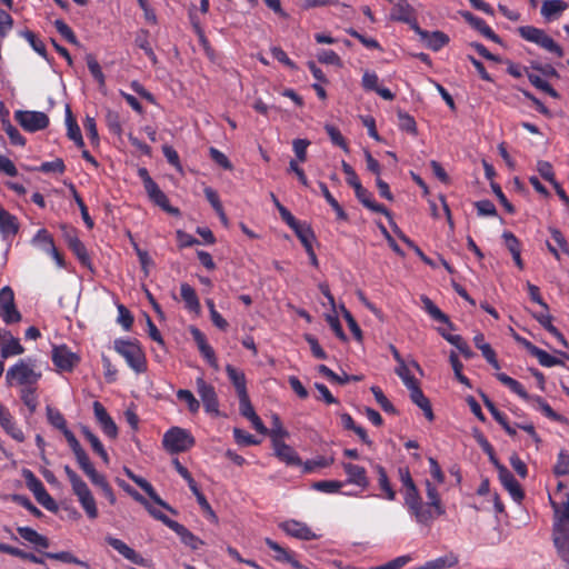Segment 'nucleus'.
<instances>
[{
    "mask_svg": "<svg viewBox=\"0 0 569 569\" xmlns=\"http://www.w3.org/2000/svg\"><path fill=\"white\" fill-rule=\"evenodd\" d=\"M41 377L42 373L37 370V360L33 358L20 359L6 373L9 386H21L22 388L38 386Z\"/></svg>",
    "mask_w": 569,
    "mask_h": 569,
    "instance_id": "obj_1",
    "label": "nucleus"
},
{
    "mask_svg": "<svg viewBox=\"0 0 569 569\" xmlns=\"http://www.w3.org/2000/svg\"><path fill=\"white\" fill-rule=\"evenodd\" d=\"M113 348L137 375L144 373L148 369L146 353L137 339H116Z\"/></svg>",
    "mask_w": 569,
    "mask_h": 569,
    "instance_id": "obj_2",
    "label": "nucleus"
},
{
    "mask_svg": "<svg viewBox=\"0 0 569 569\" xmlns=\"http://www.w3.org/2000/svg\"><path fill=\"white\" fill-rule=\"evenodd\" d=\"M64 472L87 517L91 520L98 518L97 503L88 485L68 465L64 466Z\"/></svg>",
    "mask_w": 569,
    "mask_h": 569,
    "instance_id": "obj_3",
    "label": "nucleus"
},
{
    "mask_svg": "<svg viewBox=\"0 0 569 569\" xmlns=\"http://www.w3.org/2000/svg\"><path fill=\"white\" fill-rule=\"evenodd\" d=\"M496 378L507 388L510 389L511 392L519 396L525 401H535L538 405L539 410L549 419L553 421H560L561 416L558 415L551 406L540 396H530L525 387L516 379L509 377L503 372H499L496 375Z\"/></svg>",
    "mask_w": 569,
    "mask_h": 569,
    "instance_id": "obj_4",
    "label": "nucleus"
},
{
    "mask_svg": "<svg viewBox=\"0 0 569 569\" xmlns=\"http://www.w3.org/2000/svg\"><path fill=\"white\" fill-rule=\"evenodd\" d=\"M403 499L409 515L416 522L421 526L430 527L435 520V515L428 506H425L417 486L405 489Z\"/></svg>",
    "mask_w": 569,
    "mask_h": 569,
    "instance_id": "obj_5",
    "label": "nucleus"
},
{
    "mask_svg": "<svg viewBox=\"0 0 569 569\" xmlns=\"http://www.w3.org/2000/svg\"><path fill=\"white\" fill-rule=\"evenodd\" d=\"M403 499L409 515L416 522L421 526L430 527L435 520V515L428 506H425L417 486L405 489Z\"/></svg>",
    "mask_w": 569,
    "mask_h": 569,
    "instance_id": "obj_6",
    "label": "nucleus"
},
{
    "mask_svg": "<svg viewBox=\"0 0 569 569\" xmlns=\"http://www.w3.org/2000/svg\"><path fill=\"white\" fill-rule=\"evenodd\" d=\"M517 32L526 41L539 46L558 58H562L565 54L563 49L542 29L533 26H521L517 29Z\"/></svg>",
    "mask_w": 569,
    "mask_h": 569,
    "instance_id": "obj_7",
    "label": "nucleus"
},
{
    "mask_svg": "<svg viewBox=\"0 0 569 569\" xmlns=\"http://www.w3.org/2000/svg\"><path fill=\"white\" fill-rule=\"evenodd\" d=\"M196 441L190 431L180 427L167 430L162 438V446L169 453L184 452L194 446Z\"/></svg>",
    "mask_w": 569,
    "mask_h": 569,
    "instance_id": "obj_8",
    "label": "nucleus"
},
{
    "mask_svg": "<svg viewBox=\"0 0 569 569\" xmlns=\"http://www.w3.org/2000/svg\"><path fill=\"white\" fill-rule=\"evenodd\" d=\"M13 118L24 131L30 133L44 130L50 124L49 117L42 111L16 110Z\"/></svg>",
    "mask_w": 569,
    "mask_h": 569,
    "instance_id": "obj_9",
    "label": "nucleus"
},
{
    "mask_svg": "<svg viewBox=\"0 0 569 569\" xmlns=\"http://www.w3.org/2000/svg\"><path fill=\"white\" fill-rule=\"evenodd\" d=\"M22 475L24 477L28 489L32 491L36 500L48 511L56 512L58 510V505L48 493L41 480L38 479L29 469H23Z\"/></svg>",
    "mask_w": 569,
    "mask_h": 569,
    "instance_id": "obj_10",
    "label": "nucleus"
},
{
    "mask_svg": "<svg viewBox=\"0 0 569 569\" xmlns=\"http://www.w3.org/2000/svg\"><path fill=\"white\" fill-rule=\"evenodd\" d=\"M391 20L409 24L418 36H426V30L421 29L417 22L416 12L407 0H399L390 13Z\"/></svg>",
    "mask_w": 569,
    "mask_h": 569,
    "instance_id": "obj_11",
    "label": "nucleus"
},
{
    "mask_svg": "<svg viewBox=\"0 0 569 569\" xmlns=\"http://www.w3.org/2000/svg\"><path fill=\"white\" fill-rule=\"evenodd\" d=\"M196 386L197 392L203 403L206 412L218 416L219 399L214 387L208 383L202 377H198L196 379Z\"/></svg>",
    "mask_w": 569,
    "mask_h": 569,
    "instance_id": "obj_12",
    "label": "nucleus"
},
{
    "mask_svg": "<svg viewBox=\"0 0 569 569\" xmlns=\"http://www.w3.org/2000/svg\"><path fill=\"white\" fill-rule=\"evenodd\" d=\"M51 359L58 369L67 372L72 371L80 360L66 345L54 346Z\"/></svg>",
    "mask_w": 569,
    "mask_h": 569,
    "instance_id": "obj_13",
    "label": "nucleus"
},
{
    "mask_svg": "<svg viewBox=\"0 0 569 569\" xmlns=\"http://www.w3.org/2000/svg\"><path fill=\"white\" fill-rule=\"evenodd\" d=\"M190 333L193 341L196 342L200 355L208 362V365L214 370L219 369L218 360L213 348L208 343L204 333L197 327H190Z\"/></svg>",
    "mask_w": 569,
    "mask_h": 569,
    "instance_id": "obj_14",
    "label": "nucleus"
},
{
    "mask_svg": "<svg viewBox=\"0 0 569 569\" xmlns=\"http://www.w3.org/2000/svg\"><path fill=\"white\" fill-rule=\"evenodd\" d=\"M279 528L284 531L288 536L300 539V540H315L318 539L319 536L316 535L307 523L290 519L281 522Z\"/></svg>",
    "mask_w": 569,
    "mask_h": 569,
    "instance_id": "obj_15",
    "label": "nucleus"
},
{
    "mask_svg": "<svg viewBox=\"0 0 569 569\" xmlns=\"http://www.w3.org/2000/svg\"><path fill=\"white\" fill-rule=\"evenodd\" d=\"M93 413L103 433L110 439H116L118 427L101 402H93Z\"/></svg>",
    "mask_w": 569,
    "mask_h": 569,
    "instance_id": "obj_16",
    "label": "nucleus"
},
{
    "mask_svg": "<svg viewBox=\"0 0 569 569\" xmlns=\"http://www.w3.org/2000/svg\"><path fill=\"white\" fill-rule=\"evenodd\" d=\"M562 508L560 503L550 498V505L555 512V522L552 531L569 530V492L566 491L562 496Z\"/></svg>",
    "mask_w": 569,
    "mask_h": 569,
    "instance_id": "obj_17",
    "label": "nucleus"
},
{
    "mask_svg": "<svg viewBox=\"0 0 569 569\" xmlns=\"http://www.w3.org/2000/svg\"><path fill=\"white\" fill-rule=\"evenodd\" d=\"M341 467L347 475L346 483L360 487L362 490L369 487V478L365 467L351 462H341Z\"/></svg>",
    "mask_w": 569,
    "mask_h": 569,
    "instance_id": "obj_18",
    "label": "nucleus"
},
{
    "mask_svg": "<svg viewBox=\"0 0 569 569\" xmlns=\"http://www.w3.org/2000/svg\"><path fill=\"white\" fill-rule=\"evenodd\" d=\"M0 426L12 439L23 442L26 437L7 407L0 402Z\"/></svg>",
    "mask_w": 569,
    "mask_h": 569,
    "instance_id": "obj_19",
    "label": "nucleus"
},
{
    "mask_svg": "<svg viewBox=\"0 0 569 569\" xmlns=\"http://www.w3.org/2000/svg\"><path fill=\"white\" fill-rule=\"evenodd\" d=\"M124 473L130 480H132L137 486H139L154 503L161 506L162 508L169 510L170 512H174V510L160 498V496L156 492L154 488L149 481H147L144 478L140 476H137L129 468H124Z\"/></svg>",
    "mask_w": 569,
    "mask_h": 569,
    "instance_id": "obj_20",
    "label": "nucleus"
},
{
    "mask_svg": "<svg viewBox=\"0 0 569 569\" xmlns=\"http://www.w3.org/2000/svg\"><path fill=\"white\" fill-rule=\"evenodd\" d=\"M498 476L501 485L506 490H508L511 498L516 502H521V500L525 498V492L509 469L507 467H500Z\"/></svg>",
    "mask_w": 569,
    "mask_h": 569,
    "instance_id": "obj_21",
    "label": "nucleus"
},
{
    "mask_svg": "<svg viewBox=\"0 0 569 569\" xmlns=\"http://www.w3.org/2000/svg\"><path fill=\"white\" fill-rule=\"evenodd\" d=\"M462 18L468 22L475 30H477L482 37L491 40L496 43H501L500 37L487 24V22L470 11L461 12Z\"/></svg>",
    "mask_w": 569,
    "mask_h": 569,
    "instance_id": "obj_22",
    "label": "nucleus"
},
{
    "mask_svg": "<svg viewBox=\"0 0 569 569\" xmlns=\"http://www.w3.org/2000/svg\"><path fill=\"white\" fill-rule=\"evenodd\" d=\"M357 199L369 210L391 218L390 211L381 203L375 201L372 193L361 183L353 188Z\"/></svg>",
    "mask_w": 569,
    "mask_h": 569,
    "instance_id": "obj_23",
    "label": "nucleus"
},
{
    "mask_svg": "<svg viewBox=\"0 0 569 569\" xmlns=\"http://www.w3.org/2000/svg\"><path fill=\"white\" fill-rule=\"evenodd\" d=\"M106 542L114 550H117L123 558L131 561L132 563L138 566L144 565V559L134 549L129 547L122 540L108 536L106 537Z\"/></svg>",
    "mask_w": 569,
    "mask_h": 569,
    "instance_id": "obj_24",
    "label": "nucleus"
},
{
    "mask_svg": "<svg viewBox=\"0 0 569 569\" xmlns=\"http://www.w3.org/2000/svg\"><path fill=\"white\" fill-rule=\"evenodd\" d=\"M273 449L279 460L286 462L288 466H301L302 461L298 456L297 451L284 443L282 440L274 439Z\"/></svg>",
    "mask_w": 569,
    "mask_h": 569,
    "instance_id": "obj_25",
    "label": "nucleus"
},
{
    "mask_svg": "<svg viewBox=\"0 0 569 569\" xmlns=\"http://www.w3.org/2000/svg\"><path fill=\"white\" fill-rule=\"evenodd\" d=\"M19 228L18 218L0 206V233L2 238L14 237L19 232Z\"/></svg>",
    "mask_w": 569,
    "mask_h": 569,
    "instance_id": "obj_26",
    "label": "nucleus"
},
{
    "mask_svg": "<svg viewBox=\"0 0 569 569\" xmlns=\"http://www.w3.org/2000/svg\"><path fill=\"white\" fill-rule=\"evenodd\" d=\"M66 240L69 249L73 252V254L78 258L82 266H90L91 258L88 253V250L84 243L77 237L74 230L66 233Z\"/></svg>",
    "mask_w": 569,
    "mask_h": 569,
    "instance_id": "obj_27",
    "label": "nucleus"
},
{
    "mask_svg": "<svg viewBox=\"0 0 569 569\" xmlns=\"http://www.w3.org/2000/svg\"><path fill=\"white\" fill-rule=\"evenodd\" d=\"M426 495L428 502H425V506H428L432 510L435 519L445 515L446 507L442 503L438 489L429 480H426Z\"/></svg>",
    "mask_w": 569,
    "mask_h": 569,
    "instance_id": "obj_28",
    "label": "nucleus"
},
{
    "mask_svg": "<svg viewBox=\"0 0 569 569\" xmlns=\"http://www.w3.org/2000/svg\"><path fill=\"white\" fill-rule=\"evenodd\" d=\"M146 192L149 199L157 206H159L162 210L170 213H178L179 210L170 206L169 199L166 193L159 188V186L153 182L151 186L147 187Z\"/></svg>",
    "mask_w": 569,
    "mask_h": 569,
    "instance_id": "obj_29",
    "label": "nucleus"
},
{
    "mask_svg": "<svg viewBox=\"0 0 569 569\" xmlns=\"http://www.w3.org/2000/svg\"><path fill=\"white\" fill-rule=\"evenodd\" d=\"M409 392L411 401L423 411L425 417L429 421H433L435 415L432 411L430 400L425 396L422 389L420 388V385L409 389Z\"/></svg>",
    "mask_w": 569,
    "mask_h": 569,
    "instance_id": "obj_30",
    "label": "nucleus"
},
{
    "mask_svg": "<svg viewBox=\"0 0 569 569\" xmlns=\"http://www.w3.org/2000/svg\"><path fill=\"white\" fill-rule=\"evenodd\" d=\"M171 530L174 531L181 542L192 550H198L204 542L197 536H194L187 527L179 523H172Z\"/></svg>",
    "mask_w": 569,
    "mask_h": 569,
    "instance_id": "obj_31",
    "label": "nucleus"
},
{
    "mask_svg": "<svg viewBox=\"0 0 569 569\" xmlns=\"http://www.w3.org/2000/svg\"><path fill=\"white\" fill-rule=\"evenodd\" d=\"M552 538L558 556L569 566V530L552 531Z\"/></svg>",
    "mask_w": 569,
    "mask_h": 569,
    "instance_id": "obj_32",
    "label": "nucleus"
},
{
    "mask_svg": "<svg viewBox=\"0 0 569 569\" xmlns=\"http://www.w3.org/2000/svg\"><path fill=\"white\" fill-rule=\"evenodd\" d=\"M568 3L563 0H545L541 6V16L548 21L558 19V17L568 9Z\"/></svg>",
    "mask_w": 569,
    "mask_h": 569,
    "instance_id": "obj_33",
    "label": "nucleus"
},
{
    "mask_svg": "<svg viewBox=\"0 0 569 569\" xmlns=\"http://www.w3.org/2000/svg\"><path fill=\"white\" fill-rule=\"evenodd\" d=\"M226 373L236 389L237 396L248 393L247 390V379L243 371L237 369L232 365L226 366Z\"/></svg>",
    "mask_w": 569,
    "mask_h": 569,
    "instance_id": "obj_34",
    "label": "nucleus"
},
{
    "mask_svg": "<svg viewBox=\"0 0 569 569\" xmlns=\"http://www.w3.org/2000/svg\"><path fill=\"white\" fill-rule=\"evenodd\" d=\"M180 295L184 302L186 308L189 311L199 313L200 312V301L197 296L196 290L187 282L181 283L180 286Z\"/></svg>",
    "mask_w": 569,
    "mask_h": 569,
    "instance_id": "obj_35",
    "label": "nucleus"
},
{
    "mask_svg": "<svg viewBox=\"0 0 569 569\" xmlns=\"http://www.w3.org/2000/svg\"><path fill=\"white\" fill-rule=\"evenodd\" d=\"M17 532L22 539L37 547L47 549L50 545L49 539L47 537L40 535L30 527H18Z\"/></svg>",
    "mask_w": 569,
    "mask_h": 569,
    "instance_id": "obj_36",
    "label": "nucleus"
},
{
    "mask_svg": "<svg viewBox=\"0 0 569 569\" xmlns=\"http://www.w3.org/2000/svg\"><path fill=\"white\" fill-rule=\"evenodd\" d=\"M502 238L505 239L506 247L509 250V252L511 253L516 266L522 270L523 261H522L521 254H520L521 248H520V242H519L518 238L510 231H505L502 234Z\"/></svg>",
    "mask_w": 569,
    "mask_h": 569,
    "instance_id": "obj_37",
    "label": "nucleus"
},
{
    "mask_svg": "<svg viewBox=\"0 0 569 569\" xmlns=\"http://www.w3.org/2000/svg\"><path fill=\"white\" fill-rule=\"evenodd\" d=\"M426 36H419L421 40L426 41V44L432 51H439L450 41L449 37L442 31L429 32L426 30Z\"/></svg>",
    "mask_w": 569,
    "mask_h": 569,
    "instance_id": "obj_38",
    "label": "nucleus"
},
{
    "mask_svg": "<svg viewBox=\"0 0 569 569\" xmlns=\"http://www.w3.org/2000/svg\"><path fill=\"white\" fill-rule=\"evenodd\" d=\"M459 562V558L456 553L449 552L442 557L427 561L423 566L418 569H443L452 568Z\"/></svg>",
    "mask_w": 569,
    "mask_h": 569,
    "instance_id": "obj_39",
    "label": "nucleus"
},
{
    "mask_svg": "<svg viewBox=\"0 0 569 569\" xmlns=\"http://www.w3.org/2000/svg\"><path fill=\"white\" fill-rule=\"evenodd\" d=\"M373 468L378 475L379 488L385 493L383 498L393 501L396 499V491L389 481L386 469L381 465H376Z\"/></svg>",
    "mask_w": 569,
    "mask_h": 569,
    "instance_id": "obj_40",
    "label": "nucleus"
},
{
    "mask_svg": "<svg viewBox=\"0 0 569 569\" xmlns=\"http://www.w3.org/2000/svg\"><path fill=\"white\" fill-rule=\"evenodd\" d=\"M421 301L423 303L425 311L436 321L441 323H447L451 329H453V325L450 321L449 317L443 313L435 303L433 301L426 297H421Z\"/></svg>",
    "mask_w": 569,
    "mask_h": 569,
    "instance_id": "obj_41",
    "label": "nucleus"
},
{
    "mask_svg": "<svg viewBox=\"0 0 569 569\" xmlns=\"http://www.w3.org/2000/svg\"><path fill=\"white\" fill-rule=\"evenodd\" d=\"M81 432L83 437L91 445L92 450L106 462H109V456L99 438L88 428L82 427Z\"/></svg>",
    "mask_w": 569,
    "mask_h": 569,
    "instance_id": "obj_42",
    "label": "nucleus"
},
{
    "mask_svg": "<svg viewBox=\"0 0 569 569\" xmlns=\"http://www.w3.org/2000/svg\"><path fill=\"white\" fill-rule=\"evenodd\" d=\"M440 335L449 343L455 346L461 352V355L466 359H470V358L473 357L472 350L470 349V347L468 346V343L463 340V338L461 336H459V335H450V333H447L446 331H442V330H440Z\"/></svg>",
    "mask_w": 569,
    "mask_h": 569,
    "instance_id": "obj_43",
    "label": "nucleus"
},
{
    "mask_svg": "<svg viewBox=\"0 0 569 569\" xmlns=\"http://www.w3.org/2000/svg\"><path fill=\"white\" fill-rule=\"evenodd\" d=\"M31 244L40 248L44 252L49 251L56 246L52 236L44 228H41L37 231V233L31 239Z\"/></svg>",
    "mask_w": 569,
    "mask_h": 569,
    "instance_id": "obj_44",
    "label": "nucleus"
},
{
    "mask_svg": "<svg viewBox=\"0 0 569 569\" xmlns=\"http://www.w3.org/2000/svg\"><path fill=\"white\" fill-rule=\"evenodd\" d=\"M292 231L300 240L305 250L312 247V242L316 240V236L312 228L308 223L302 222L298 227H296V229H292Z\"/></svg>",
    "mask_w": 569,
    "mask_h": 569,
    "instance_id": "obj_45",
    "label": "nucleus"
},
{
    "mask_svg": "<svg viewBox=\"0 0 569 569\" xmlns=\"http://www.w3.org/2000/svg\"><path fill=\"white\" fill-rule=\"evenodd\" d=\"M43 557L49 558V559H53V560H58V561H61V562H64V563L78 565V566H81V567H83L86 569H90V566H89L88 562L80 560L79 558L73 556L70 551H60V552L44 551L43 552Z\"/></svg>",
    "mask_w": 569,
    "mask_h": 569,
    "instance_id": "obj_46",
    "label": "nucleus"
},
{
    "mask_svg": "<svg viewBox=\"0 0 569 569\" xmlns=\"http://www.w3.org/2000/svg\"><path fill=\"white\" fill-rule=\"evenodd\" d=\"M19 36L26 39L31 48L41 57L47 58V48L42 40H40L37 34L30 30H22L19 32Z\"/></svg>",
    "mask_w": 569,
    "mask_h": 569,
    "instance_id": "obj_47",
    "label": "nucleus"
},
{
    "mask_svg": "<svg viewBox=\"0 0 569 569\" xmlns=\"http://www.w3.org/2000/svg\"><path fill=\"white\" fill-rule=\"evenodd\" d=\"M36 391H37V386L22 388L20 391V399L22 400L24 406L28 407L31 415L36 412L37 407L39 405L38 396H37Z\"/></svg>",
    "mask_w": 569,
    "mask_h": 569,
    "instance_id": "obj_48",
    "label": "nucleus"
},
{
    "mask_svg": "<svg viewBox=\"0 0 569 569\" xmlns=\"http://www.w3.org/2000/svg\"><path fill=\"white\" fill-rule=\"evenodd\" d=\"M86 62L93 79L100 87H103L106 84V77L96 57L92 53H88L86 56Z\"/></svg>",
    "mask_w": 569,
    "mask_h": 569,
    "instance_id": "obj_49",
    "label": "nucleus"
},
{
    "mask_svg": "<svg viewBox=\"0 0 569 569\" xmlns=\"http://www.w3.org/2000/svg\"><path fill=\"white\" fill-rule=\"evenodd\" d=\"M264 543L274 552L273 559L278 562L286 563L288 560H290V556L293 553V551L283 548L270 538H266Z\"/></svg>",
    "mask_w": 569,
    "mask_h": 569,
    "instance_id": "obj_50",
    "label": "nucleus"
},
{
    "mask_svg": "<svg viewBox=\"0 0 569 569\" xmlns=\"http://www.w3.org/2000/svg\"><path fill=\"white\" fill-rule=\"evenodd\" d=\"M376 401L378 402V405L381 407V409L387 412V413H391V415H397L398 411L397 409L395 408V406L390 402V400L385 396L383 391L381 390L380 387L378 386H372L370 388Z\"/></svg>",
    "mask_w": 569,
    "mask_h": 569,
    "instance_id": "obj_51",
    "label": "nucleus"
},
{
    "mask_svg": "<svg viewBox=\"0 0 569 569\" xmlns=\"http://www.w3.org/2000/svg\"><path fill=\"white\" fill-rule=\"evenodd\" d=\"M345 482L339 480H320L312 483L311 488L323 493H337Z\"/></svg>",
    "mask_w": 569,
    "mask_h": 569,
    "instance_id": "obj_52",
    "label": "nucleus"
},
{
    "mask_svg": "<svg viewBox=\"0 0 569 569\" xmlns=\"http://www.w3.org/2000/svg\"><path fill=\"white\" fill-rule=\"evenodd\" d=\"M134 42H136L137 47H139L140 49H142L144 51V53L150 59L152 64H157L158 63V58H157V56H156V53H154L153 49L151 48L150 42L148 40V31L142 30L140 33H138V36L136 37Z\"/></svg>",
    "mask_w": 569,
    "mask_h": 569,
    "instance_id": "obj_53",
    "label": "nucleus"
},
{
    "mask_svg": "<svg viewBox=\"0 0 569 569\" xmlns=\"http://www.w3.org/2000/svg\"><path fill=\"white\" fill-rule=\"evenodd\" d=\"M0 318L6 322L7 325H13L21 321V313L17 309L16 303L10 306H4L0 308Z\"/></svg>",
    "mask_w": 569,
    "mask_h": 569,
    "instance_id": "obj_54",
    "label": "nucleus"
},
{
    "mask_svg": "<svg viewBox=\"0 0 569 569\" xmlns=\"http://www.w3.org/2000/svg\"><path fill=\"white\" fill-rule=\"evenodd\" d=\"M528 79L530 81V83L536 87L537 89L546 92L547 94H549L550 97L552 98H559V93L557 92V90H555L552 88V86L547 82L546 80H543L541 77L535 74V73H528Z\"/></svg>",
    "mask_w": 569,
    "mask_h": 569,
    "instance_id": "obj_55",
    "label": "nucleus"
},
{
    "mask_svg": "<svg viewBox=\"0 0 569 569\" xmlns=\"http://www.w3.org/2000/svg\"><path fill=\"white\" fill-rule=\"evenodd\" d=\"M177 398L180 401L186 402L188 410L191 413H197L200 409V402L197 400V398L193 396V393L190 390L187 389H179L177 391Z\"/></svg>",
    "mask_w": 569,
    "mask_h": 569,
    "instance_id": "obj_56",
    "label": "nucleus"
},
{
    "mask_svg": "<svg viewBox=\"0 0 569 569\" xmlns=\"http://www.w3.org/2000/svg\"><path fill=\"white\" fill-rule=\"evenodd\" d=\"M24 352V348L20 343V340L18 338H14L9 343H6L0 349L1 358L7 359L10 357L19 356Z\"/></svg>",
    "mask_w": 569,
    "mask_h": 569,
    "instance_id": "obj_57",
    "label": "nucleus"
},
{
    "mask_svg": "<svg viewBox=\"0 0 569 569\" xmlns=\"http://www.w3.org/2000/svg\"><path fill=\"white\" fill-rule=\"evenodd\" d=\"M36 170H38L42 173L62 174L66 171V164L62 159L58 158L53 161L42 162Z\"/></svg>",
    "mask_w": 569,
    "mask_h": 569,
    "instance_id": "obj_58",
    "label": "nucleus"
},
{
    "mask_svg": "<svg viewBox=\"0 0 569 569\" xmlns=\"http://www.w3.org/2000/svg\"><path fill=\"white\" fill-rule=\"evenodd\" d=\"M399 128L402 131L411 133L413 136L417 134V123L412 116L407 112L399 111L398 112Z\"/></svg>",
    "mask_w": 569,
    "mask_h": 569,
    "instance_id": "obj_59",
    "label": "nucleus"
},
{
    "mask_svg": "<svg viewBox=\"0 0 569 569\" xmlns=\"http://www.w3.org/2000/svg\"><path fill=\"white\" fill-rule=\"evenodd\" d=\"M11 500L16 502L17 505L26 508L31 515H33L36 518H40L43 516L42 511L37 508L32 501L23 495H12Z\"/></svg>",
    "mask_w": 569,
    "mask_h": 569,
    "instance_id": "obj_60",
    "label": "nucleus"
},
{
    "mask_svg": "<svg viewBox=\"0 0 569 569\" xmlns=\"http://www.w3.org/2000/svg\"><path fill=\"white\" fill-rule=\"evenodd\" d=\"M47 417H48L49 422L54 428L59 429L61 432H63V430L68 429L67 421H66L63 415L58 409L47 407Z\"/></svg>",
    "mask_w": 569,
    "mask_h": 569,
    "instance_id": "obj_61",
    "label": "nucleus"
},
{
    "mask_svg": "<svg viewBox=\"0 0 569 569\" xmlns=\"http://www.w3.org/2000/svg\"><path fill=\"white\" fill-rule=\"evenodd\" d=\"M325 130L335 146H338L348 152L347 141L337 127L332 124H326Z\"/></svg>",
    "mask_w": 569,
    "mask_h": 569,
    "instance_id": "obj_62",
    "label": "nucleus"
},
{
    "mask_svg": "<svg viewBox=\"0 0 569 569\" xmlns=\"http://www.w3.org/2000/svg\"><path fill=\"white\" fill-rule=\"evenodd\" d=\"M553 473L558 477L569 475V453L561 450L558 453L557 462L553 467Z\"/></svg>",
    "mask_w": 569,
    "mask_h": 569,
    "instance_id": "obj_63",
    "label": "nucleus"
},
{
    "mask_svg": "<svg viewBox=\"0 0 569 569\" xmlns=\"http://www.w3.org/2000/svg\"><path fill=\"white\" fill-rule=\"evenodd\" d=\"M396 373L402 380L403 385L409 389L419 385V381L411 375L408 366L405 363L396 368Z\"/></svg>",
    "mask_w": 569,
    "mask_h": 569,
    "instance_id": "obj_64",
    "label": "nucleus"
}]
</instances>
